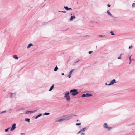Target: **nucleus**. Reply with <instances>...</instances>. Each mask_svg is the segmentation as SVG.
<instances>
[{
    "mask_svg": "<svg viewBox=\"0 0 135 135\" xmlns=\"http://www.w3.org/2000/svg\"><path fill=\"white\" fill-rule=\"evenodd\" d=\"M31 111H27L26 113H25V114H29V113H31Z\"/></svg>",
    "mask_w": 135,
    "mask_h": 135,
    "instance_id": "obj_28",
    "label": "nucleus"
},
{
    "mask_svg": "<svg viewBox=\"0 0 135 135\" xmlns=\"http://www.w3.org/2000/svg\"><path fill=\"white\" fill-rule=\"evenodd\" d=\"M81 132H82V131H81V130L79 131V132H78L77 133V134H79Z\"/></svg>",
    "mask_w": 135,
    "mask_h": 135,
    "instance_id": "obj_31",
    "label": "nucleus"
},
{
    "mask_svg": "<svg viewBox=\"0 0 135 135\" xmlns=\"http://www.w3.org/2000/svg\"><path fill=\"white\" fill-rule=\"evenodd\" d=\"M39 117V116L38 115L37 116H36V117H35V119H37Z\"/></svg>",
    "mask_w": 135,
    "mask_h": 135,
    "instance_id": "obj_33",
    "label": "nucleus"
},
{
    "mask_svg": "<svg viewBox=\"0 0 135 135\" xmlns=\"http://www.w3.org/2000/svg\"><path fill=\"white\" fill-rule=\"evenodd\" d=\"M25 120L26 121L28 122L29 123L30 122V119L29 118H25Z\"/></svg>",
    "mask_w": 135,
    "mask_h": 135,
    "instance_id": "obj_15",
    "label": "nucleus"
},
{
    "mask_svg": "<svg viewBox=\"0 0 135 135\" xmlns=\"http://www.w3.org/2000/svg\"><path fill=\"white\" fill-rule=\"evenodd\" d=\"M132 60H134V59H132Z\"/></svg>",
    "mask_w": 135,
    "mask_h": 135,
    "instance_id": "obj_48",
    "label": "nucleus"
},
{
    "mask_svg": "<svg viewBox=\"0 0 135 135\" xmlns=\"http://www.w3.org/2000/svg\"><path fill=\"white\" fill-rule=\"evenodd\" d=\"M82 97H86V94H83L82 95Z\"/></svg>",
    "mask_w": 135,
    "mask_h": 135,
    "instance_id": "obj_25",
    "label": "nucleus"
},
{
    "mask_svg": "<svg viewBox=\"0 0 135 135\" xmlns=\"http://www.w3.org/2000/svg\"><path fill=\"white\" fill-rule=\"evenodd\" d=\"M107 6L109 7H110V6H111V5H109V4H108L107 5Z\"/></svg>",
    "mask_w": 135,
    "mask_h": 135,
    "instance_id": "obj_40",
    "label": "nucleus"
},
{
    "mask_svg": "<svg viewBox=\"0 0 135 135\" xmlns=\"http://www.w3.org/2000/svg\"><path fill=\"white\" fill-rule=\"evenodd\" d=\"M61 12H62L64 13H66V11H61Z\"/></svg>",
    "mask_w": 135,
    "mask_h": 135,
    "instance_id": "obj_37",
    "label": "nucleus"
},
{
    "mask_svg": "<svg viewBox=\"0 0 135 135\" xmlns=\"http://www.w3.org/2000/svg\"><path fill=\"white\" fill-rule=\"evenodd\" d=\"M50 114V113H45L44 114V115H49Z\"/></svg>",
    "mask_w": 135,
    "mask_h": 135,
    "instance_id": "obj_22",
    "label": "nucleus"
},
{
    "mask_svg": "<svg viewBox=\"0 0 135 135\" xmlns=\"http://www.w3.org/2000/svg\"><path fill=\"white\" fill-rule=\"evenodd\" d=\"M70 93H71V95L74 96L77 94L78 93V90L76 89H72L70 90Z\"/></svg>",
    "mask_w": 135,
    "mask_h": 135,
    "instance_id": "obj_1",
    "label": "nucleus"
},
{
    "mask_svg": "<svg viewBox=\"0 0 135 135\" xmlns=\"http://www.w3.org/2000/svg\"><path fill=\"white\" fill-rule=\"evenodd\" d=\"M54 84L52 85V86L50 87V89H49V91H51L52 90L53 88L54 87Z\"/></svg>",
    "mask_w": 135,
    "mask_h": 135,
    "instance_id": "obj_11",
    "label": "nucleus"
},
{
    "mask_svg": "<svg viewBox=\"0 0 135 135\" xmlns=\"http://www.w3.org/2000/svg\"><path fill=\"white\" fill-rule=\"evenodd\" d=\"M6 112V111H3L1 113H0V114H2V113H4L5 112Z\"/></svg>",
    "mask_w": 135,
    "mask_h": 135,
    "instance_id": "obj_29",
    "label": "nucleus"
},
{
    "mask_svg": "<svg viewBox=\"0 0 135 135\" xmlns=\"http://www.w3.org/2000/svg\"><path fill=\"white\" fill-rule=\"evenodd\" d=\"M110 33H111V35H114V33H113L112 31H111L110 32Z\"/></svg>",
    "mask_w": 135,
    "mask_h": 135,
    "instance_id": "obj_27",
    "label": "nucleus"
},
{
    "mask_svg": "<svg viewBox=\"0 0 135 135\" xmlns=\"http://www.w3.org/2000/svg\"><path fill=\"white\" fill-rule=\"evenodd\" d=\"M74 116H76V115H74Z\"/></svg>",
    "mask_w": 135,
    "mask_h": 135,
    "instance_id": "obj_45",
    "label": "nucleus"
},
{
    "mask_svg": "<svg viewBox=\"0 0 135 135\" xmlns=\"http://www.w3.org/2000/svg\"><path fill=\"white\" fill-rule=\"evenodd\" d=\"M69 92H68L67 93H66L65 94L64 97L66 98V99L68 101H70V97L69 95Z\"/></svg>",
    "mask_w": 135,
    "mask_h": 135,
    "instance_id": "obj_3",
    "label": "nucleus"
},
{
    "mask_svg": "<svg viewBox=\"0 0 135 135\" xmlns=\"http://www.w3.org/2000/svg\"><path fill=\"white\" fill-rule=\"evenodd\" d=\"M13 58L16 59H18V57H17V55H13Z\"/></svg>",
    "mask_w": 135,
    "mask_h": 135,
    "instance_id": "obj_12",
    "label": "nucleus"
},
{
    "mask_svg": "<svg viewBox=\"0 0 135 135\" xmlns=\"http://www.w3.org/2000/svg\"><path fill=\"white\" fill-rule=\"evenodd\" d=\"M86 128L85 127L84 128H83L81 130V131H82V132H84L86 130Z\"/></svg>",
    "mask_w": 135,
    "mask_h": 135,
    "instance_id": "obj_20",
    "label": "nucleus"
},
{
    "mask_svg": "<svg viewBox=\"0 0 135 135\" xmlns=\"http://www.w3.org/2000/svg\"><path fill=\"white\" fill-rule=\"evenodd\" d=\"M84 134H85V133H82L81 134V135H84Z\"/></svg>",
    "mask_w": 135,
    "mask_h": 135,
    "instance_id": "obj_39",
    "label": "nucleus"
},
{
    "mask_svg": "<svg viewBox=\"0 0 135 135\" xmlns=\"http://www.w3.org/2000/svg\"><path fill=\"white\" fill-rule=\"evenodd\" d=\"M37 110H35L34 111H31V113H34V112H36V111H37Z\"/></svg>",
    "mask_w": 135,
    "mask_h": 135,
    "instance_id": "obj_26",
    "label": "nucleus"
},
{
    "mask_svg": "<svg viewBox=\"0 0 135 135\" xmlns=\"http://www.w3.org/2000/svg\"><path fill=\"white\" fill-rule=\"evenodd\" d=\"M10 135V134H9V135Z\"/></svg>",
    "mask_w": 135,
    "mask_h": 135,
    "instance_id": "obj_49",
    "label": "nucleus"
},
{
    "mask_svg": "<svg viewBox=\"0 0 135 135\" xmlns=\"http://www.w3.org/2000/svg\"><path fill=\"white\" fill-rule=\"evenodd\" d=\"M81 124V123H76V125L77 126H79Z\"/></svg>",
    "mask_w": 135,
    "mask_h": 135,
    "instance_id": "obj_32",
    "label": "nucleus"
},
{
    "mask_svg": "<svg viewBox=\"0 0 135 135\" xmlns=\"http://www.w3.org/2000/svg\"><path fill=\"white\" fill-rule=\"evenodd\" d=\"M64 8L66 10H69V8L67 6H64Z\"/></svg>",
    "mask_w": 135,
    "mask_h": 135,
    "instance_id": "obj_18",
    "label": "nucleus"
},
{
    "mask_svg": "<svg viewBox=\"0 0 135 135\" xmlns=\"http://www.w3.org/2000/svg\"><path fill=\"white\" fill-rule=\"evenodd\" d=\"M71 75L70 74H69V75H68V77L69 78H70V77H71Z\"/></svg>",
    "mask_w": 135,
    "mask_h": 135,
    "instance_id": "obj_34",
    "label": "nucleus"
},
{
    "mask_svg": "<svg viewBox=\"0 0 135 135\" xmlns=\"http://www.w3.org/2000/svg\"><path fill=\"white\" fill-rule=\"evenodd\" d=\"M21 135H24L25 134V133H21Z\"/></svg>",
    "mask_w": 135,
    "mask_h": 135,
    "instance_id": "obj_41",
    "label": "nucleus"
},
{
    "mask_svg": "<svg viewBox=\"0 0 135 135\" xmlns=\"http://www.w3.org/2000/svg\"><path fill=\"white\" fill-rule=\"evenodd\" d=\"M123 55V54H120V56L118 57V59H120L121 58H122V57L121 56V55Z\"/></svg>",
    "mask_w": 135,
    "mask_h": 135,
    "instance_id": "obj_19",
    "label": "nucleus"
},
{
    "mask_svg": "<svg viewBox=\"0 0 135 135\" xmlns=\"http://www.w3.org/2000/svg\"><path fill=\"white\" fill-rule=\"evenodd\" d=\"M74 115L73 114H70L66 115L64 117V119L65 120H68L71 119L73 117Z\"/></svg>",
    "mask_w": 135,
    "mask_h": 135,
    "instance_id": "obj_2",
    "label": "nucleus"
},
{
    "mask_svg": "<svg viewBox=\"0 0 135 135\" xmlns=\"http://www.w3.org/2000/svg\"><path fill=\"white\" fill-rule=\"evenodd\" d=\"M42 115V114H40L38 115L40 117Z\"/></svg>",
    "mask_w": 135,
    "mask_h": 135,
    "instance_id": "obj_38",
    "label": "nucleus"
},
{
    "mask_svg": "<svg viewBox=\"0 0 135 135\" xmlns=\"http://www.w3.org/2000/svg\"><path fill=\"white\" fill-rule=\"evenodd\" d=\"M64 118H61L57 120L56 121L57 122H60L65 120Z\"/></svg>",
    "mask_w": 135,
    "mask_h": 135,
    "instance_id": "obj_7",
    "label": "nucleus"
},
{
    "mask_svg": "<svg viewBox=\"0 0 135 135\" xmlns=\"http://www.w3.org/2000/svg\"><path fill=\"white\" fill-rule=\"evenodd\" d=\"M72 9L71 8H69V10H71Z\"/></svg>",
    "mask_w": 135,
    "mask_h": 135,
    "instance_id": "obj_42",
    "label": "nucleus"
},
{
    "mask_svg": "<svg viewBox=\"0 0 135 135\" xmlns=\"http://www.w3.org/2000/svg\"><path fill=\"white\" fill-rule=\"evenodd\" d=\"M116 83V82L115 80V79H113L112 80V81L110 82V83L108 85L110 86L111 85H112L114 83Z\"/></svg>",
    "mask_w": 135,
    "mask_h": 135,
    "instance_id": "obj_6",
    "label": "nucleus"
},
{
    "mask_svg": "<svg viewBox=\"0 0 135 135\" xmlns=\"http://www.w3.org/2000/svg\"><path fill=\"white\" fill-rule=\"evenodd\" d=\"M46 0H45V1H46Z\"/></svg>",
    "mask_w": 135,
    "mask_h": 135,
    "instance_id": "obj_50",
    "label": "nucleus"
},
{
    "mask_svg": "<svg viewBox=\"0 0 135 135\" xmlns=\"http://www.w3.org/2000/svg\"><path fill=\"white\" fill-rule=\"evenodd\" d=\"M76 18L75 16L74 15L73 16H71V18H70V21H72L73 20V19H75Z\"/></svg>",
    "mask_w": 135,
    "mask_h": 135,
    "instance_id": "obj_9",
    "label": "nucleus"
},
{
    "mask_svg": "<svg viewBox=\"0 0 135 135\" xmlns=\"http://www.w3.org/2000/svg\"><path fill=\"white\" fill-rule=\"evenodd\" d=\"M93 95L91 94H89V93H86V97H90V96H92Z\"/></svg>",
    "mask_w": 135,
    "mask_h": 135,
    "instance_id": "obj_14",
    "label": "nucleus"
},
{
    "mask_svg": "<svg viewBox=\"0 0 135 135\" xmlns=\"http://www.w3.org/2000/svg\"><path fill=\"white\" fill-rule=\"evenodd\" d=\"M10 128V127H9L8 128L6 129H5V132H7L8 130H9V129Z\"/></svg>",
    "mask_w": 135,
    "mask_h": 135,
    "instance_id": "obj_24",
    "label": "nucleus"
},
{
    "mask_svg": "<svg viewBox=\"0 0 135 135\" xmlns=\"http://www.w3.org/2000/svg\"><path fill=\"white\" fill-rule=\"evenodd\" d=\"M16 124L15 123H14L13 124V125H12V128L11 129V131H12L16 128Z\"/></svg>",
    "mask_w": 135,
    "mask_h": 135,
    "instance_id": "obj_5",
    "label": "nucleus"
},
{
    "mask_svg": "<svg viewBox=\"0 0 135 135\" xmlns=\"http://www.w3.org/2000/svg\"><path fill=\"white\" fill-rule=\"evenodd\" d=\"M105 35H104V36H103V35H99V36L100 37H103V36H104Z\"/></svg>",
    "mask_w": 135,
    "mask_h": 135,
    "instance_id": "obj_36",
    "label": "nucleus"
},
{
    "mask_svg": "<svg viewBox=\"0 0 135 135\" xmlns=\"http://www.w3.org/2000/svg\"><path fill=\"white\" fill-rule=\"evenodd\" d=\"M78 62V61H77V62Z\"/></svg>",
    "mask_w": 135,
    "mask_h": 135,
    "instance_id": "obj_47",
    "label": "nucleus"
},
{
    "mask_svg": "<svg viewBox=\"0 0 135 135\" xmlns=\"http://www.w3.org/2000/svg\"><path fill=\"white\" fill-rule=\"evenodd\" d=\"M74 69H72L71 70V71L69 73V74L71 75L72 73H73V72L74 71Z\"/></svg>",
    "mask_w": 135,
    "mask_h": 135,
    "instance_id": "obj_17",
    "label": "nucleus"
},
{
    "mask_svg": "<svg viewBox=\"0 0 135 135\" xmlns=\"http://www.w3.org/2000/svg\"><path fill=\"white\" fill-rule=\"evenodd\" d=\"M107 13L109 15L113 17V16L110 13V12L109 10H108L107 11Z\"/></svg>",
    "mask_w": 135,
    "mask_h": 135,
    "instance_id": "obj_10",
    "label": "nucleus"
},
{
    "mask_svg": "<svg viewBox=\"0 0 135 135\" xmlns=\"http://www.w3.org/2000/svg\"><path fill=\"white\" fill-rule=\"evenodd\" d=\"M131 56L130 57H129V60H130V62H129V64H130L132 61V60H131Z\"/></svg>",
    "mask_w": 135,
    "mask_h": 135,
    "instance_id": "obj_23",
    "label": "nucleus"
},
{
    "mask_svg": "<svg viewBox=\"0 0 135 135\" xmlns=\"http://www.w3.org/2000/svg\"><path fill=\"white\" fill-rule=\"evenodd\" d=\"M132 47V46H130L129 47V49H131Z\"/></svg>",
    "mask_w": 135,
    "mask_h": 135,
    "instance_id": "obj_35",
    "label": "nucleus"
},
{
    "mask_svg": "<svg viewBox=\"0 0 135 135\" xmlns=\"http://www.w3.org/2000/svg\"><path fill=\"white\" fill-rule=\"evenodd\" d=\"M11 95H10V97L11 98H12V97H14V96H13V95L14 94V96H15V95H16V92L15 93H11Z\"/></svg>",
    "mask_w": 135,
    "mask_h": 135,
    "instance_id": "obj_8",
    "label": "nucleus"
},
{
    "mask_svg": "<svg viewBox=\"0 0 135 135\" xmlns=\"http://www.w3.org/2000/svg\"><path fill=\"white\" fill-rule=\"evenodd\" d=\"M132 8L135 7V3H134L132 4Z\"/></svg>",
    "mask_w": 135,
    "mask_h": 135,
    "instance_id": "obj_21",
    "label": "nucleus"
},
{
    "mask_svg": "<svg viewBox=\"0 0 135 135\" xmlns=\"http://www.w3.org/2000/svg\"><path fill=\"white\" fill-rule=\"evenodd\" d=\"M104 128L107 129L108 131H110L112 129V127L109 126L107 123H105L103 125Z\"/></svg>",
    "mask_w": 135,
    "mask_h": 135,
    "instance_id": "obj_4",
    "label": "nucleus"
},
{
    "mask_svg": "<svg viewBox=\"0 0 135 135\" xmlns=\"http://www.w3.org/2000/svg\"><path fill=\"white\" fill-rule=\"evenodd\" d=\"M105 84H106V85H107V83H105Z\"/></svg>",
    "mask_w": 135,
    "mask_h": 135,
    "instance_id": "obj_44",
    "label": "nucleus"
},
{
    "mask_svg": "<svg viewBox=\"0 0 135 135\" xmlns=\"http://www.w3.org/2000/svg\"><path fill=\"white\" fill-rule=\"evenodd\" d=\"M62 75H64V73H62Z\"/></svg>",
    "mask_w": 135,
    "mask_h": 135,
    "instance_id": "obj_43",
    "label": "nucleus"
},
{
    "mask_svg": "<svg viewBox=\"0 0 135 135\" xmlns=\"http://www.w3.org/2000/svg\"><path fill=\"white\" fill-rule=\"evenodd\" d=\"M93 52V51H89V54H91V53H92Z\"/></svg>",
    "mask_w": 135,
    "mask_h": 135,
    "instance_id": "obj_30",
    "label": "nucleus"
},
{
    "mask_svg": "<svg viewBox=\"0 0 135 135\" xmlns=\"http://www.w3.org/2000/svg\"><path fill=\"white\" fill-rule=\"evenodd\" d=\"M58 12H61V11H59Z\"/></svg>",
    "mask_w": 135,
    "mask_h": 135,
    "instance_id": "obj_46",
    "label": "nucleus"
},
{
    "mask_svg": "<svg viewBox=\"0 0 135 135\" xmlns=\"http://www.w3.org/2000/svg\"><path fill=\"white\" fill-rule=\"evenodd\" d=\"M32 46H33V44L31 43H30L28 45V46L27 47V48L28 49Z\"/></svg>",
    "mask_w": 135,
    "mask_h": 135,
    "instance_id": "obj_13",
    "label": "nucleus"
},
{
    "mask_svg": "<svg viewBox=\"0 0 135 135\" xmlns=\"http://www.w3.org/2000/svg\"><path fill=\"white\" fill-rule=\"evenodd\" d=\"M58 69V68L57 67V66H56V67H55V68H54V71H57Z\"/></svg>",
    "mask_w": 135,
    "mask_h": 135,
    "instance_id": "obj_16",
    "label": "nucleus"
}]
</instances>
